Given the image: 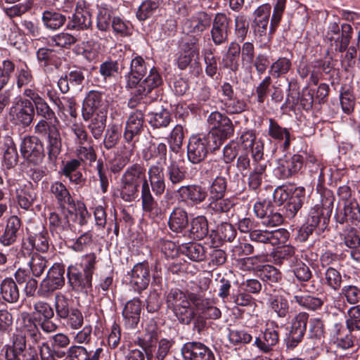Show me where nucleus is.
<instances>
[{
  "label": "nucleus",
  "mask_w": 360,
  "mask_h": 360,
  "mask_svg": "<svg viewBox=\"0 0 360 360\" xmlns=\"http://www.w3.org/2000/svg\"><path fill=\"white\" fill-rule=\"evenodd\" d=\"M147 69L148 65L142 57L136 56L131 60L130 71L124 76L126 87L131 89L134 94V98L128 102L129 108H134L138 100L146 96L162 82L160 75L155 68H152L149 75L141 79V77L146 74Z\"/></svg>",
  "instance_id": "nucleus-1"
},
{
  "label": "nucleus",
  "mask_w": 360,
  "mask_h": 360,
  "mask_svg": "<svg viewBox=\"0 0 360 360\" xmlns=\"http://www.w3.org/2000/svg\"><path fill=\"white\" fill-rule=\"evenodd\" d=\"M146 169L140 164L135 163L127 167L122 174L120 181L132 184L139 186L141 184V198L142 208L145 212L148 213L152 218L160 217V209L157 207L149 187L148 180L146 179Z\"/></svg>",
  "instance_id": "nucleus-2"
},
{
  "label": "nucleus",
  "mask_w": 360,
  "mask_h": 360,
  "mask_svg": "<svg viewBox=\"0 0 360 360\" xmlns=\"http://www.w3.org/2000/svg\"><path fill=\"white\" fill-rule=\"evenodd\" d=\"M200 297L194 293H186L180 290H172L166 297L167 307L171 309L179 321L188 324L194 317L192 304L197 308Z\"/></svg>",
  "instance_id": "nucleus-3"
},
{
  "label": "nucleus",
  "mask_w": 360,
  "mask_h": 360,
  "mask_svg": "<svg viewBox=\"0 0 360 360\" xmlns=\"http://www.w3.org/2000/svg\"><path fill=\"white\" fill-rule=\"evenodd\" d=\"M215 132L198 134L190 137L187 146V157L189 162L198 164L202 162L210 150H215L221 145L220 139L214 137Z\"/></svg>",
  "instance_id": "nucleus-4"
},
{
  "label": "nucleus",
  "mask_w": 360,
  "mask_h": 360,
  "mask_svg": "<svg viewBox=\"0 0 360 360\" xmlns=\"http://www.w3.org/2000/svg\"><path fill=\"white\" fill-rule=\"evenodd\" d=\"M12 123L22 127H27L32 122L34 110L32 102L28 99L16 98L9 110Z\"/></svg>",
  "instance_id": "nucleus-5"
},
{
  "label": "nucleus",
  "mask_w": 360,
  "mask_h": 360,
  "mask_svg": "<svg viewBox=\"0 0 360 360\" xmlns=\"http://www.w3.org/2000/svg\"><path fill=\"white\" fill-rule=\"evenodd\" d=\"M279 326L274 321H268L262 335L255 338L253 346L263 354L271 353L279 342Z\"/></svg>",
  "instance_id": "nucleus-6"
},
{
  "label": "nucleus",
  "mask_w": 360,
  "mask_h": 360,
  "mask_svg": "<svg viewBox=\"0 0 360 360\" xmlns=\"http://www.w3.org/2000/svg\"><path fill=\"white\" fill-rule=\"evenodd\" d=\"M65 269L59 264H55L48 271L45 278L42 280L39 289V294L47 297L53 291L61 288L65 284Z\"/></svg>",
  "instance_id": "nucleus-7"
},
{
  "label": "nucleus",
  "mask_w": 360,
  "mask_h": 360,
  "mask_svg": "<svg viewBox=\"0 0 360 360\" xmlns=\"http://www.w3.org/2000/svg\"><path fill=\"white\" fill-rule=\"evenodd\" d=\"M108 103L105 95L103 93L91 91L86 96L82 109V117L88 121L92 114L108 113Z\"/></svg>",
  "instance_id": "nucleus-8"
},
{
  "label": "nucleus",
  "mask_w": 360,
  "mask_h": 360,
  "mask_svg": "<svg viewBox=\"0 0 360 360\" xmlns=\"http://www.w3.org/2000/svg\"><path fill=\"white\" fill-rule=\"evenodd\" d=\"M207 122L212 127V130L209 133L215 132L214 137L220 139L221 143L233 133V127L231 120L218 111L211 112Z\"/></svg>",
  "instance_id": "nucleus-9"
},
{
  "label": "nucleus",
  "mask_w": 360,
  "mask_h": 360,
  "mask_svg": "<svg viewBox=\"0 0 360 360\" xmlns=\"http://www.w3.org/2000/svg\"><path fill=\"white\" fill-rule=\"evenodd\" d=\"M20 150L22 157L34 164L40 162L44 157L43 144L36 136L24 137Z\"/></svg>",
  "instance_id": "nucleus-10"
},
{
  "label": "nucleus",
  "mask_w": 360,
  "mask_h": 360,
  "mask_svg": "<svg viewBox=\"0 0 360 360\" xmlns=\"http://www.w3.org/2000/svg\"><path fill=\"white\" fill-rule=\"evenodd\" d=\"M249 236L252 241L269 243L274 246L285 243L289 233L283 229H278L271 231L256 229L250 231Z\"/></svg>",
  "instance_id": "nucleus-11"
},
{
  "label": "nucleus",
  "mask_w": 360,
  "mask_h": 360,
  "mask_svg": "<svg viewBox=\"0 0 360 360\" xmlns=\"http://www.w3.org/2000/svg\"><path fill=\"white\" fill-rule=\"evenodd\" d=\"M68 283L78 292H87L92 286V277L80 271L79 265L71 264L67 270Z\"/></svg>",
  "instance_id": "nucleus-12"
},
{
  "label": "nucleus",
  "mask_w": 360,
  "mask_h": 360,
  "mask_svg": "<svg viewBox=\"0 0 360 360\" xmlns=\"http://www.w3.org/2000/svg\"><path fill=\"white\" fill-rule=\"evenodd\" d=\"M184 360H214L212 352L204 344L197 342H188L181 348Z\"/></svg>",
  "instance_id": "nucleus-13"
},
{
  "label": "nucleus",
  "mask_w": 360,
  "mask_h": 360,
  "mask_svg": "<svg viewBox=\"0 0 360 360\" xmlns=\"http://www.w3.org/2000/svg\"><path fill=\"white\" fill-rule=\"evenodd\" d=\"M91 14L85 8L84 1H78L75 8V12L69 18L67 27L69 30H84L91 26Z\"/></svg>",
  "instance_id": "nucleus-14"
},
{
  "label": "nucleus",
  "mask_w": 360,
  "mask_h": 360,
  "mask_svg": "<svg viewBox=\"0 0 360 360\" xmlns=\"http://www.w3.org/2000/svg\"><path fill=\"white\" fill-rule=\"evenodd\" d=\"M150 281V267L148 262H143L135 264L131 272L130 283L135 290H145Z\"/></svg>",
  "instance_id": "nucleus-15"
},
{
  "label": "nucleus",
  "mask_w": 360,
  "mask_h": 360,
  "mask_svg": "<svg viewBox=\"0 0 360 360\" xmlns=\"http://www.w3.org/2000/svg\"><path fill=\"white\" fill-rule=\"evenodd\" d=\"M27 350L25 335H13L11 342L4 346V359L0 360H22L20 356Z\"/></svg>",
  "instance_id": "nucleus-16"
},
{
  "label": "nucleus",
  "mask_w": 360,
  "mask_h": 360,
  "mask_svg": "<svg viewBox=\"0 0 360 360\" xmlns=\"http://www.w3.org/2000/svg\"><path fill=\"white\" fill-rule=\"evenodd\" d=\"M177 192L181 201L191 205L202 202L207 196L206 188L196 184L181 186Z\"/></svg>",
  "instance_id": "nucleus-17"
},
{
  "label": "nucleus",
  "mask_w": 360,
  "mask_h": 360,
  "mask_svg": "<svg viewBox=\"0 0 360 360\" xmlns=\"http://www.w3.org/2000/svg\"><path fill=\"white\" fill-rule=\"evenodd\" d=\"M17 329L28 335L33 342H37L41 338V334L33 317L27 311L20 312L16 321Z\"/></svg>",
  "instance_id": "nucleus-18"
},
{
  "label": "nucleus",
  "mask_w": 360,
  "mask_h": 360,
  "mask_svg": "<svg viewBox=\"0 0 360 360\" xmlns=\"http://www.w3.org/2000/svg\"><path fill=\"white\" fill-rule=\"evenodd\" d=\"M229 19L224 14L217 13L212 22L211 36L216 45H220L227 41Z\"/></svg>",
  "instance_id": "nucleus-19"
},
{
  "label": "nucleus",
  "mask_w": 360,
  "mask_h": 360,
  "mask_svg": "<svg viewBox=\"0 0 360 360\" xmlns=\"http://www.w3.org/2000/svg\"><path fill=\"white\" fill-rule=\"evenodd\" d=\"M143 119L141 110H136L129 115L124 132V139L126 141L131 143L141 132L143 128Z\"/></svg>",
  "instance_id": "nucleus-20"
},
{
  "label": "nucleus",
  "mask_w": 360,
  "mask_h": 360,
  "mask_svg": "<svg viewBox=\"0 0 360 360\" xmlns=\"http://www.w3.org/2000/svg\"><path fill=\"white\" fill-rule=\"evenodd\" d=\"M350 333H347L341 323H335L330 333V344L342 349L350 348L354 343L352 335Z\"/></svg>",
  "instance_id": "nucleus-21"
},
{
  "label": "nucleus",
  "mask_w": 360,
  "mask_h": 360,
  "mask_svg": "<svg viewBox=\"0 0 360 360\" xmlns=\"http://www.w3.org/2000/svg\"><path fill=\"white\" fill-rule=\"evenodd\" d=\"M148 184L156 196H160L165 190L164 167L162 165H152L148 170Z\"/></svg>",
  "instance_id": "nucleus-22"
},
{
  "label": "nucleus",
  "mask_w": 360,
  "mask_h": 360,
  "mask_svg": "<svg viewBox=\"0 0 360 360\" xmlns=\"http://www.w3.org/2000/svg\"><path fill=\"white\" fill-rule=\"evenodd\" d=\"M102 351L100 347L95 351H87L82 345H72L63 354L68 360H99Z\"/></svg>",
  "instance_id": "nucleus-23"
},
{
  "label": "nucleus",
  "mask_w": 360,
  "mask_h": 360,
  "mask_svg": "<svg viewBox=\"0 0 360 360\" xmlns=\"http://www.w3.org/2000/svg\"><path fill=\"white\" fill-rule=\"evenodd\" d=\"M212 22L211 16L200 12L187 20L184 23V30L195 35L200 34L210 27Z\"/></svg>",
  "instance_id": "nucleus-24"
},
{
  "label": "nucleus",
  "mask_w": 360,
  "mask_h": 360,
  "mask_svg": "<svg viewBox=\"0 0 360 360\" xmlns=\"http://www.w3.org/2000/svg\"><path fill=\"white\" fill-rule=\"evenodd\" d=\"M141 303L139 299L128 301L122 311V316L127 327L135 328L139 322Z\"/></svg>",
  "instance_id": "nucleus-25"
},
{
  "label": "nucleus",
  "mask_w": 360,
  "mask_h": 360,
  "mask_svg": "<svg viewBox=\"0 0 360 360\" xmlns=\"http://www.w3.org/2000/svg\"><path fill=\"white\" fill-rule=\"evenodd\" d=\"M270 13L271 6L269 4L259 6L254 13L255 19L252 25L254 32L260 36L266 32Z\"/></svg>",
  "instance_id": "nucleus-26"
},
{
  "label": "nucleus",
  "mask_w": 360,
  "mask_h": 360,
  "mask_svg": "<svg viewBox=\"0 0 360 360\" xmlns=\"http://www.w3.org/2000/svg\"><path fill=\"white\" fill-rule=\"evenodd\" d=\"M123 68V62L120 58L115 60L108 59L101 63L99 72L105 82H112L122 74Z\"/></svg>",
  "instance_id": "nucleus-27"
},
{
  "label": "nucleus",
  "mask_w": 360,
  "mask_h": 360,
  "mask_svg": "<svg viewBox=\"0 0 360 360\" xmlns=\"http://www.w3.org/2000/svg\"><path fill=\"white\" fill-rule=\"evenodd\" d=\"M168 225L173 232H183L188 225V217L186 210L181 207H174L169 214Z\"/></svg>",
  "instance_id": "nucleus-28"
},
{
  "label": "nucleus",
  "mask_w": 360,
  "mask_h": 360,
  "mask_svg": "<svg viewBox=\"0 0 360 360\" xmlns=\"http://www.w3.org/2000/svg\"><path fill=\"white\" fill-rule=\"evenodd\" d=\"M238 143L245 150H250L252 155L257 154L259 157L263 151L264 145L261 140L257 139L255 133L251 130H246L242 132Z\"/></svg>",
  "instance_id": "nucleus-29"
},
{
  "label": "nucleus",
  "mask_w": 360,
  "mask_h": 360,
  "mask_svg": "<svg viewBox=\"0 0 360 360\" xmlns=\"http://www.w3.org/2000/svg\"><path fill=\"white\" fill-rule=\"evenodd\" d=\"M20 226V220L18 217L11 216L9 217L5 230L0 236V243L4 246H8L14 243Z\"/></svg>",
  "instance_id": "nucleus-30"
},
{
  "label": "nucleus",
  "mask_w": 360,
  "mask_h": 360,
  "mask_svg": "<svg viewBox=\"0 0 360 360\" xmlns=\"http://www.w3.org/2000/svg\"><path fill=\"white\" fill-rule=\"evenodd\" d=\"M158 336V326L154 321H150L146 326L143 338L139 340L142 349L145 351L148 360H149V352H152V347L153 344L156 342Z\"/></svg>",
  "instance_id": "nucleus-31"
},
{
  "label": "nucleus",
  "mask_w": 360,
  "mask_h": 360,
  "mask_svg": "<svg viewBox=\"0 0 360 360\" xmlns=\"http://www.w3.org/2000/svg\"><path fill=\"white\" fill-rule=\"evenodd\" d=\"M167 147L164 143L158 144L150 143L143 152V158L146 161L157 159L155 165H162L167 159Z\"/></svg>",
  "instance_id": "nucleus-32"
},
{
  "label": "nucleus",
  "mask_w": 360,
  "mask_h": 360,
  "mask_svg": "<svg viewBox=\"0 0 360 360\" xmlns=\"http://www.w3.org/2000/svg\"><path fill=\"white\" fill-rule=\"evenodd\" d=\"M18 203L21 208L30 209L37 199V193L31 184L20 186L16 188Z\"/></svg>",
  "instance_id": "nucleus-33"
},
{
  "label": "nucleus",
  "mask_w": 360,
  "mask_h": 360,
  "mask_svg": "<svg viewBox=\"0 0 360 360\" xmlns=\"http://www.w3.org/2000/svg\"><path fill=\"white\" fill-rule=\"evenodd\" d=\"M47 139L49 157L53 160L59 155L62 147L60 134L57 126H51Z\"/></svg>",
  "instance_id": "nucleus-34"
},
{
  "label": "nucleus",
  "mask_w": 360,
  "mask_h": 360,
  "mask_svg": "<svg viewBox=\"0 0 360 360\" xmlns=\"http://www.w3.org/2000/svg\"><path fill=\"white\" fill-rule=\"evenodd\" d=\"M0 294L2 298L9 302H16L20 297L18 287L13 279L4 278L0 284Z\"/></svg>",
  "instance_id": "nucleus-35"
},
{
  "label": "nucleus",
  "mask_w": 360,
  "mask_h": 360,
  "mask_svg": "<svg viewBox=\"0 0 360 360\" xmlns=\"http://www.w3.org/2000/svg\"><path fill=\"white\" fill-rule=\"evenodd\" d=\"M68 212L58 214L51 212L49 218V228L52 233L60 234L70 227Z\"/></svg>",
  "instance_id": "nucleus-36"
},
{
  "label": "nucleus",
  "mask_w": 360,
  "mask_h": 360,
  "mask_svg": "<svg viewBox=\"0 0 360 360\" xmlns=\"http://www.w3.org/2000/svg\"><path fill=\"white\" fill-rule=\"evenodd\" d=\"M268 133L275 140L279 141H284L283 147L285 149L289 148L292 139L290 129L281 127L274 120L270 119Z\"/></svg>",
  "instance_id": "nucleus-37"
},
{
  "label": "nucleus",
  "mask_w": 360,
  "mask_h": 360,
  "mask_svg": "<svg viewBox=\"0 0 360 360\" xmlns=\"http://www.w3.org/2000/svg\"><path fill=\"white\" fill-rule=\"evenodd\" d=\"M302 198H304V188H298L284 204L283 210L286 217L292 218L295 216L302 205Z\"/></svg>",
  "instance_id": "nucleus-38"
},
{
  "label": "nucleus",
  "mask_w": 360,
  "mask_h": 360,
  "mask_svg": "<svg viewBox=\"0 0 360 360\" xmlns=\"http://www.w3.org/2000/svg\"><path fill=\"white\" fill-rule=\"evenodd\" d=\"M240 53V46L233 41L230 43L226 53L222 58V65L225 68H229L233 71L238 69V59Z\"/></svg>",
  "instance_id": "nucleus-39"
},
{
  "label": "nucleus",
  "mask_w": 360,
  "mask_h": 360,
  "mask_svg": "<svg viewBox=\"0 0 360 360\" xmlns=\"http://www.w3.org/2000/svg\"><path fill=\"white\" fill-rule=\"evenodd\" d=\"M344 219L340 221H351L356 229H360V208L356 201H346L344 204Z\"/></svg>",
  "instance_id": "nucleus-40"
},
{
  "label": "nucleus",
  "mask_w": 360,
  "mask_h": 360,
  "mask_svg": "<svg viewBox=\"0 0 360 360\" xmlns=\"http://www.w3.org/2000/svg\"><path fill=\"white\" fill-rule=\"evenodd\" d=\"M107 114H92L89 120L88 129L90 130L92 136L95 139L101 138L103 131L105 128Z\"/></svg>",
  "instance_id": "nucleus-41"
},
{
  "label": "nucleus",
  "mask_w": 360,
  "mask_h": 360,
  "mask_svg": "<svg viewBox=\"0 0 360 360\" xmlns=\"http://www.w3.org/2000/svg\"><path fill=\"white\" fill-rule=\"evenodd\" d=\"M181 251L194 262L203 261L206 258L205 248L199 243H188L183 244L181 247Z\"/></svg>",
  "instance_id": "nucleus-42"
},
{
  "label": "nucleus",
  "mask_w": 360,
  "mask_h": 360,
  "mask_svg": "<svg viewBox=\"0 0 360 360\" xmlns=\"http://www.w3.org/2000/svg\"><path fill=\"white\" fill-rule=\"evenodd\" d=\"M51 192L61 206L72 205L74 200L66 186L60 181H55L51 186Z\"/></svg>",
  "instance_id": "nucleus-43"
},
{
  "label": "nucleus",
  "mask_w": 360,
  "mask_h": 360,
  "mask_svg": "<svg viewBox=\"0 0 360 360\" xmlns=\"http://www.w3.org/2000/svg\"><path fill=\"white\" fill-rule=\"evenodd\" d=\"M272 257L276 264H282L287 262L289 266H292L297 260L295 257V249L290 245L283 246L274 252Z\"/></svg>",
  "instance_id": "nucleus-44"
},
{
  "label": "nucleus",
  "mask_w": 360,
  "mask_h": 360,
  "mask_svg": "<svg viewBox=\"0 0 360 360\" xmlns=\"http://www.w3.org/2000/svg\"><path fill=\"white\" fill-rule=\"evenodd\" d=\"M333 200L334 198L333 195L328 193L326 199L322 200L321 205L317 204L311 209L309 216H322L323 222L326 223V219H328L332 214Z\"/></svg>",
  "instance_id": "nucleus-45"
},
{
  "label": "nucleus",
  "mask_w": 360,
  "mask_h": 360,
  "mask_svg": "<svg viewBox=\"0 0 360 360\" xmlns=\"http://www.w3.org/2000/svg\"><path fill=\"white\" fill-rule=\"evenodd\" d=\"M54 104L58 107V114L60 119H63L65 112H68L73 118L77 117L76 103L73 98L63 96L60 100H55Z\"/></svg>",
  "instance_id": "nucleus-46"
},
{
  "label": "nucleus",
  "mask_w": 360,
  "mask_h": 360,
  "mask_svg": "<svg viewBox=\"0 0 360 360\" xmlns=\"http://www.w3.org/2000/svg\"><path fill=\"white\" fill-rule=\"evenodd\" d=\"M292 302L297 303L300 306L310 310H316L322 304V300L308 293H301L294 295Z\"/></svg>",
  "instance_id": "nucleus-47"
},
{
  "label": "nucleus",
  "mask_w": 360,
  "mask_h": 360,
  "mask_svg": "<svg viewBox=\"0 0 360 360\" xmlns=\"http://www.w3.org/2000/svg\"><path fill=\"white\" fill-rule=\"evenodd\" d=\"M166 175L172 185L179 184L186 178V171L176 161H171L166 168Z\"/></svg>",
  "instance_id": "nucleus-48"
},
{
  "label": "nucleus",
  "mask_w": 360,
  "mask_h": 360,
  "mask_svg": "<svg viewBox=\"0 0 360 360\" xmlns=\"http://www.w3.org/2000/svg\"><path fill=\"white\" fill-rule=\"evenodd\" d=\"M345 324L349 332L360 330V304L353 306L347 310Z\"/></svg>",
  "instance_id": "nucleus-49"
},
{
  "label": "nucleus",
  "mask_w": 360,
  "mask_h": 360,
  "mask_svg": "<svg viewBox=\"0 0 360 360\" xmlns=\"http://www.w3.org/2000/svg\"><path fill=\"white\" fill-rule=\"evenodd\" d=\"M65 17L62 14L51 11H45L42 15L44 25L50 30L60 28L65 22Z\"/></svg>",
  "instance_id": "nucleus-50"
},
{
  "label": "nucleus",
  "mask_w": 360,
  "mask_h": 360,
  "mask_svg": "<svg viewBox=\"0 0 360 360\" xmlns=\"http://www.w3.org/2000/svg\"><path fill=\"white\" fill-rule=\"evenodd\" d=\"M197 309L208 319H217L221 317V311L214 306L209 300L200 297L197 302Z\"/></svg>",
  "instance_id": "nucleus-51"
},
{
  "label": "nucleus",
  "mask_w": 360,
  "mask_h": 360,
  "mask_svg": "<svg viewBox=\"0 0 360 360\" xmlns=\"http://www.w3.org/2000/svg\"><path fill=\"white\" fill-rule=\"evenodd\" d=\"M222 109L229 114H237L245 111L247 104L243 99L232 97L228 99H221Z\"/></svg>",
  "instance_id": "nucleus-52"
},
{
  "label": "nucleus",
  "mask_w": 360,
  "mask_h": 360,
  "mask_svg": "<svg viewBox=\"0 0 360 360\" xmlns=\"http://www.w3.org/2000/svg\"><path fill=\"white\" fill-rule=\"evenodd\" d=\"M292 66L291 60L281 57L274 62L269 69V74L274 78H278L288 72Z\"/></svg>",
  "instance_id": "nucleus-53"
},
{
  "label": "nucleus",
  "mask_w": 360,
  "mask_h": 360,
  "mask_svg": "<svg viewBox=\"0 0 360 360\" xmlns=\"http://www.w3.org/2000/svg\"><path fill=\"white\" fill-rule=\"evenodd\" d=\"M227 181L224 176H217L210 184L209 188L210 198L209 199L222 198L226 191Z\"/></svg>",
  "instance_id": "nucleus-54"
},
{
  "label": "nucleus",
  "mask_w": 360,
  "mask_h": 360,
  "mask_svg": "<svg viewBox=\"0 0 360 360\" xmlns=\"http://www.w3.org/2000/svg\"><path fill=\"white\" fill-rule=\"evenodd\" d=\"M228 339L235 346L246 345L252 341V335L245 330L229 329Z\"/></svg>",
  "instance_id": "nucleus-55"
},
{
  "label": "nucleus",
  "mask_w": 360,
  "mask_h": 360,
  "mask_svg": "<svg viewBox=\"0 0 360 360\" xmlns=\"http://www.w3.org/2000/svg\"><path fill=\"white\" fill-rule=\"evenodd\" d=\"M208 233V224L204 216H198L191 222V233L194 238L202 239Z\"/></svg>",
  "instance_id": "nucleus-56"
},
{
  "label": "nucleus",
  "mask_w": 360,
  "mask_h": 360,
  "mask_svg": "<svg viewBox=\"0 0 360 360\" xmlns=\"http://www.w3.org/2000/svg\"><path fill=\"white\" fill-rule=\"evenodd\" d=\"M48 261L41 254L34 252L32 254L29 266L33 276L36 277L40 276L47 267Z\"/></svg>",
  "instance_id": "nucleus-57"
},
{
  "label": "nucleus",
  "mask_w": 360,
  "mask_h": 360,
  "mask_svg": "<svg viewBox=\"0 0 360 360\" xmlns=\"http://www.w3.org/2000/svg\"><path fill=\"white\" fill-rule=\"evenodd\" d=\"M6 145V148L4 153L3 165L7 169H11L17 165L18 161V155L12 140H7Z\"/></svg>",
  "instance_id": "nucleus-58"
},
{
  "label": "nucleus",
  "mask_w": 360,
  "mask_h": 360,
  "mask_svg": "<svg viewBox=\"0 0 360 360\" xmlns=\"http://www.w3.org/2000/svg\"><path fill=\"white\" fill-rule=\"evenodd\" d=\"M162 0H146L139 6L136 17L139 20H145L151 16Z\"/></svg>",
  "instance_id": "nucleus-59"
},
{
  "label": "nucleus",
  "mask_w": 360,
  "mask_h": 360,
  "mask_svg": "<svg viewBox=\"0 0 360 360\" xmlns=\"http://www.w3.org/2000/svg\"><path fill=\"white\" fill-rule=\"evenodd\" d=\"M171 122V115L166 109L150 115L149 123L153 128L166 127Z\"/></svg>",
  "instance_id": "nucleus-60"
},
{
  "label": "nucleus",
  "mask_w": 360,
  "mask_h": 360,
  "mask_svg": "<svg viewBox=\"0 0 360 360\" xmlns=\"http://www.w3.org/2000/svg\"><path fill=\"white\" fill-rule=\"evenodd\" d=\"M33 314L37 316L38 321L43 319H51L54 316L51 306L44 301H37L33 305Z\"/></svg>",
  "instance_id": "nucleus-61"
},
{
  "label": "nucleus",
  "mask_w": 360,
  "mask_h": 360,
  "mask_svg": "<svg viewBox=\"0 0 360 360\" xmlns=\"http://www.w3.org/2000/svg\"><path fill=\"white\" fill-rule=\"evenodd\" d=\"M96 256L94 253L84 255L79 259V262L75 264L79 265L80 271L84 274L93 277L96 269Z\"/></svg>",
  "instance_id": "nucleus-62"
},
{
  "label": "nucleus",
  "mask_w": 360,
  "mask_h": 360,
  "mask_svg": "<svg viewBox=\"0 0 360 360\" xmlns=\"http://www.w3.org/2000/svg\"><path fill=\"white\" fill-rule=\"evenodd\" d=\"M184 137L183 127L181 124H176L172 129L169 138L168 142L170 150L176 153L182 146Z\"/></svg>",
  "instance_id": "nucleus-63"
},
{
  "label": "nucleus",
  "mask_w": 360,
  "mask_h": 360,
  "mask_svg": "<svg viewBox=\"0 0 360 360\" xmlns=\"http://www.w3.org/2000/svg\"><path fill=\"white\" fill-rule=\"evenodd\" d=\"M271 308L278 317L284 318L289 312L288 300L283 296H276L271 302Z\"/></svg>",
  "instance_id": "nucleus-64"
}]
</instances>
